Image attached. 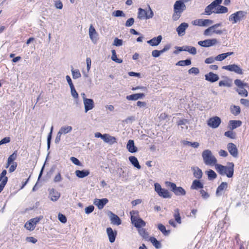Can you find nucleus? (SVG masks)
<instances>
[{
  "label": "nucleus",
  "instance_id": "obj_38",
  "mask_svg": "<svg viewBox=\"0 0 249 249\" xmlns=\"http://www.w3.org/2000/svg\"><path fill=\"white\" fill-rule=\"evenodd\" d=\"M71 74L73 79H76L81 76V74L78 69H74L72 68L71 69Z\"/></svg>",
  "mask_w": 249,
  "mask_h": 249
},
{
  "label": "nucleus",
  "instance_id": "obj_41",
  "mask_svg": "<svg viewBox=\"0 0 249 249\" xmlns=\"http://www.w3.org/2000/svg\"><path fill=\"white\" fill-rule=\"evenodd\" d=\"M111 59L113 61H115V62L117 63H121L123 62V60L121 59H119L117 58V54L116 53V51L115 50H111Z\"/></svg>",
  "mask_w": 249,
  "mask_h": 249
},
{
  "label": "nucleus",
  "instance_id": "obj_59",
  "mask_svg": "<svg viewBox=\"0 0 249 249\" xmlns=\"http://www.w3.org/2000/svg\"><path fill=\"white\" fill-rule=\"evenodd\" d=\"M188 72L189 74H197L199 72V70L197 68L193 67L189 70Z\"/></svg>",
  "mask_w": 249,
  "mask_h": 249
},
{
  "label": "nucleus",
  "instance_id": "obj_11",
  "mask_svg": "<svg viewBox=\"0 0 249 249\" xmlns=\"http://www.w3.org/2000/svg\"><path fill=\"white\" fill-rule=\"evenodd\" d=\"M89 38L91 40L92 42L94 44H96L98 40L99 35L95 28L92 24L90 25L89 29Z\"/></svg>",
  "mask_w": 249,
  "mask_h": 249
},
{
  "label": "nucleus",
  "instance_id": "obj_16",
  "mask_svg": "<svg viewBox=\"0 0 249 249\" xmlns=\"http://www.w3.org/2000/svg\"><path fill=\"white\" fill-rule=\"evenodd\" d=\"M227 149L231 155L234 158L237 157L238 154V149L234 143H229L227 145Z\"/></svg>",
  "mask_w": 249,
  "mask_h": 249
},
{
  "label": "nucleus",
  "instance_id": "obj_57",
  "mask_svg": "<svg viewBox=\"0 0 249 249\" xmlns=\"http://www.w3.org/2000/svg\"><path fill=\"white\" fill-rule=\"evenodd\" d=\"M53 130V126H52L51 128L50 132L47 138V146L48 148L49 149L50 147L51 141L52 139V135Z\"/></svg>",
  "mask_w": 249,
  "mask_h": 249
},
{
  "label": "nucleus",
  "instance_id": "obj_7",
  "mask_svg": "<svg viewBox=\"0 0 249 249\" xmlns=\"http://www.w3.org/2000/svg\"><path fill=\"white\" fill-rule=\"evenodd\" d=\"M246 15V12L243 11H237L229 17V20L232 24H235L243 20Z\"/></svg>",
  "mask_w": 249,
  "mask_h": 249
},
{
  "label": "nucleus",
  "instance_id": "obj_9",
  "mask_svg": "<svg viewBox=\"0 0 249 249\" xmlns=\"http://www.w3.org/2000/svg\"><path fill=\"white\" fill-rule=\"evenodd\" d=\"M166 184L176 196L185 195L186 191L182 187H177L175 183L171 182H166Z\"/></svg>",
  "mask_w": 249,
  "mask_h": 249
},
{
  "label": "nucleus",
  "instance_id": "obj_47",
  "mask_svg": "<svg viewBox=\"0 0 249 249\" xmlns=\"http://www.w3.org/2000/svg\"><path fill=\"white\" fill-rule=\"evenodd\" d=\"M174 217L175 220L178 223L180 224L181 223V217L180 216L179 211L178 209H176L175 210V213H174Z\"/></svg>",
  "mask_w": 249,
  "mask_h": 249
},
{
  "label": "nucleus",
  "instance_id": "obj_29",
  "mask_svg": "<svg viewBox=\"0 0 249 249\" xmlns=\"http://www.w3.org/2000/svg\"><path fill=\"white\" fill-rule=\"evenodd\" d=\"M75 174L79 178H84L89 175V171L88 170H76Z\"/></svg>",
  "mask_w": 249,
  "mask_h": 249
},
{
  "label": "nucleus",
  "instance_id": "obj_52",
  "mask_svg": "<svg viewBox=\"0 0 249 249\" xmlns=\"http://www.w3.org/2000/svg\"><path fill=\"white\" fill-rule=\"evenodd\" d=\"M233 53L232 52H228L224 53L219 54V61H222L227 58L228 56L231 55Z\"/></svg>",
  "mask_w": 249,
  "mask_h": 249
},
{
  "label": "nucleus",
  "instance_id": "obj_36",
  "mask_svg": "<svg viewBox=\"0 0 249 249\" xmlns=\"http://www.w3.org/2000/svg\"><path fill=\"white\" fill-rule=\"evenodd\" d=\"M131 222H132L140 218L139 212L138 211H132L130 212Z\"/></svg>",
  "mask_w": 249,
  "mask_h": 249
},
{
  "label": "nucleus",
  "instance_id": "obj_12",
  "mask_svg": "<svg viewBox=\"0 0 249 249\" xmlns=\"http://www.w3.org/2000/svg\"><path fill=\"white\" fill-rule=\"evenodd\" d=\"M222 69L229 71H234L237 74H243L242 70L239 66L235 64L223 66Z\"/></svg>",
  "mask_w": 249,
  "mask_h": 249
},
{
  "label": "nucleus",
  "instance_id": "obj_63",
  "mask_svg": "<svg viewBox=\"0 0 249 249\" xmlns=\"http://www.w3.org/2000/svg\"><path fill=\"white\" fill-rule=\"evenodd\" d=\"M6 174H7L6 170H3L0 175V177L3 179L2 180V181H4V180H5V183H7V182L8 181V178L6 176Z\"/></svg>",
  "mask_w": 249,
  "mask_h": 249
},
{
  "label": "nucleus",
  "instance_id": "obj_60",
  "mask_svg": "<svg viewBox=\"0 0 249 249\" xmlns=\"http://www.w3.org/2000/svg\"><path fill=\"white\" fill-rule=\"evenodd\" d=\"M94 209V207L93 205H90L87 207H86L85 209V213L87 214H89L91 213Z\"/></svg>",
  "mask_w": 249,
  "mask_h": 249
},
{
  "label": "nucleus",
  "instance_id": "obj_26",
  "mask_svg": "<svg viewBox=\"0 0 249 249\" xmlns=\"http://www.w3.org/2000/svg\"><path fill=\"white\" fill-rule=\"evenodd\" d=\"M144 96L145 94L144 93H139L128 95L126 97V98L129 101H136L138 99H142Z\"/></svg>",
  "mask_w": 249,
  "mask_h": 249
},
{
  "label": "nucleus",
  "instance_id": "obj_15",
  "mask_svg": "<svg viewBox=\"0 0 249 249\" xmlns=\"http://www.w3.org/2000/svg\"><path fill=\"white\" fill-rule=\"evenodd\" d=\"M186 6L183 0H178L175 2L174 5V11H178L182 13L185 9Z\"/></svg>",
  "mask_w": 249,
  "mask_h": 249
},
{
  "label": "nucleus",
  "instance_id": "obj_49",
  "mask_svg": "<svg viewBox=\"0 0 249 249\" xmlns=\"http://www.w3.org/2000/svg\"><path fill=\"white\" fill-rule=\"evenodd\" d=\"M224 135L226 137H227L232 139H234L236 138L235 133L234 132H233L231 130L225 132Z\"/></svg>",
  "mask_w": 249,
  "mask_h": 249
},
{
  "label": "nucleus",
  "instance_id": "obj_13",
  "mask_svg": "<svg viewBox=\"0 0 249 249\" xmlns=\"http://www.w3.org/2000/svg\"><path fill=\"white\" fill-rule=\"evenodd\" d=\"M213 21L210 19H196L192 22V23L195 26H207L212 24Z\"/></svg>",
  "mask_w": 249,
  "mask_h": 249
},
{
  "label": "nucleus",
  "instance_id": "obj_31",
  "mask_svg": "<svg viewBox=\"0 0 249 249\" xmlns=\"http://www.w3.org/2000/svg\"><path fill=\"white\" fill-rule=\"evenodd\" d=\"M203 187V183L199 180L197 179L194 180L191 186V188L193 190H198L199 189H201Z\"/></svg>",
  "mask_w": 249,
  "mask_h": 249
},
{
  "label": "nucleus",
  "instance_id": "obj_54",
  "mask_svg": "<svg viewBox=\"0 0 249 249\" xmlns=\"http://www.w3.org/2000/svg\"><path fill=\"white\" fill-rule=\"evenodd\" d=\"M17 157V152L15 151L8 157L7 161H8L9 162L13 163V162H14V160L16 159Z\"/></svg>",
  "mask_w": 249,
  "mask_h": 249
},
{
  "label": "nucleus",
  "instance_id": "obj_28",
  "mask_svg": "<svg viewBox=\"0 0 249 249\" xmlns=\"http://www.w3.org/2000/svg\"><path fill=\"white\" fill-rule=\"evenodd\" d=\"M242 124V122L239 120H231L229 122V128L230 130H233Z\"/></svg>",
  "mask_w": 249,
  "mask_h": 249
},
{
  "label": "nucleus",
  "instance_id": "obj_1",
  "mask_svg": "<svg viewBox=\"0 0 249 249\" xmlns=\"http://www.w3.org/2000/svg\"><path fill=\"white\" fill-rule=\"evenodd\" d=\"M202 157L206 165L210 166L215 165V169H218V165L216 164V159L213 155L210 150L208 149L204 150L202 153Z\"/></svg>",
  "mask_w": 249,
  "mask_h": 249
},
{
  "label": "nucleus",
  "instance_id": "obj_35",
  "mask_svg": "<svg viewBox=\"0 0 249 249\" xmlns=\"http://www.w3.org/2000/svg\"><path fill=\"white\" fill-rule=\"evenodd\" d=\"M217 27L216 24L211 26L205 31L204 34L205 36H211L213 33H217V31L215 30Z\"/></svg>",
  "mask_w": 249,
  "mask_h": 249
},
{
  "label": "nucleus",
  "instance_id": "obj_64",
  "mask_svg": "<svg viewBox=\"0 0 249 249\" xmlns=\"http://www.w3.org/2000/svg\"><path fill=\"white\" fill-rule=\"evenodd\" d=\"M228 187V183L225 182H222L220 185H219V192L226 190Z\"/></svg>",
  "mask_w": 249,
  "mask_h": 249
},
{
  "label": "nucleus",
  "instance_id": "obj_30",
  "mask_svg": "<svg viewBox=\"0 0 249 249\" xmlns=\"http://www.w3.org/2000/svg\"><path fill=\"white\" fill-rule=\"evenodd\" d=\"M205 79L211 82H214L218 80V76L213 73V72H209L205 75Z\"/></svg>",
  "mask_w": 249,
  "mask_h": 249
},
{
  "label": "nucleus",
  "instance_id": "obj_25",
  "mask_svg": "<svg viewBox=\"0 0 249 249\" xmlns=\"http://www.w3.org/2000/svg\"><path fill=\"white\" fill-rule=\"evenodd\" d=\"M103 140L106 143L109 144H113L117 142L116 138L115 137L111 136L108 134H105Z\"/></svg>",
  "mask_w": 249,
  "mask_h": 249
},
{
  "label": "nucleus",
  "instance_id": "obj_24",
  "mask_svg": "<svg viewBox=\"0 0 249 249\" xmlns=\"http://www.w3.org/2000/svg\"><path fill=\"white\" fill-rule=\"evenodd\" d=\"M126 149L131 153H135L138 151V148L135 146L134 142L132 140H129L128 141L126 144Z\"/></svg>",
  "mask_w": 249,
  "mask_h": 249
},
{
  "label": "nucleus",
  "instance_id": "obj_33",
  "mask_svg": "<svg viewBox=\"0 0 249 249\" xmlns=\"http://www.w3.org/2000/svg\"><path fill=\"white\" fill-rule=\"evenodd\" d=\"M131 223L136 228L138 229L144 227L146 225L145 222L141 218Z\"/></svg>",
  "mask_w": 249,
  "mask_h": 249
},
{
  "label": "nucleus",
  "instance_id": "obj_39",
  "mask_svg": "<svg viewBox=\"0 0 249 249\" xmlns=\"http://www.w3.org/2000/svg\"><path fill=\"white\" fill-rule=\"evenodd\" d=\"M183 50L184 51L188 52L192 54L195 55L196 53V50L194 47L185 46H184Z\"/></svg>",
  "mask_w": 249,
  "mask_h": 249
},
{
  "label": "nucleus",
  "instance_id": "obj_19",
  "mask_svg": "<svg viewBox=\"0 0 249 249\" xmlns=\"http://www.w3.org/2000/svg\"><path fill=\"white\" fill-rule=\"evenodd\" d=\"M217 42L216 39H206L203 41H200L198 42L199 45L204 47H209L215 44Z\"/></svg>",
  "mask_w": 249,
  "mask_h": 249
},
{
  "label": "nucleus",
  "instance_id": "obj_45",
  "mask_svg": "<svg viewBox=\"0 0 249 249\" xmlns=\"http://www.w3.org/2000/svg\"><path fill=\"white\" fill-rule=\"evenodd\" d=\"M231 111L233 115H237L240 112V108L239 106H231Z\"/></svg>",
  "mask_w": 249,
  "mask_h": 249
},
{
  "label": "nucleus",
  "instance_id": "obj_34",
  "mask_svg": "<svg viewBox=\"0 0 249 249\" xmlns=\"http://www.w3.org/2000/svg\"><path fill=\"white\" fill-rule=\"evenodd\" d=\"M129 160L131 163L137 169H140L141 168L139 164V161L136 157L135 156H130L129 157Z\"/></svg>",
  "mask_w": 249,
  "mask_h": 249
},
{
  "label": "nucleus",
  "instance_id": "obj_21",
  "mask_svg": "<svg viewBox=\"0 0 249 249\" xmlns=\"http://www.w3.org/2000/svg\"><path fill=\"white\" fill-rule=\"evenodd\" d=\"M108 215L112 224L116 225H119L121 224V220L117 215L114 214L111 212H109Z\"/></svg>",
  "mask_w": 249,
  "mask_h": 249
},
{
  "label": "nucleus",
  "instance_id": "obj_61",
  "mask_svg": "<svg viewBox=\"0 0 249 249\" xmlns=\"http://www.w3.org/2000/svg\"><path fill=\"white\" fill-rule=\"evenodd\" d=\"M181 12L178 11H174V14L173 15V19L174 20H177L181 16Z\"/></svg>",
  "mask_w": 249,
  "mask_h": 249
},
{
  "label": "nucleus",
  "instance_id": "obj_56",
  "mask_svg": "<svg viewBox=\"0 0 249 249\" xmlns=\"http://www.w3.org/2000/svg\"><path fill=\"white\" fill-rule=\"evenodd\" d=\"M70 89L71 96L74 99H77L78 98V94L76 90H75L74 87L72 86L71 87H70Z\"/></svg>",
  "mask_w": 249,
  "mask_h": 249
},
{
  "label": "nucleus",
  "instance_id": "obj_5",
  "mask_svg": "<svg viewBox=\"0 0 249 249\" xmlns=\"http://www.w3.org/2000/svg\"><path fill=\"white\" fill-rule=\"evenodd\" d=\"M234 83L238 88L236 91L239 94L244 97L248 96V93L247 90L245 89V88L248 87V84L243 82L239 79H236L234 81Z\"/></svg>",
  "mask_w": 249,
  "mask_h": 249
},
{
  "label": "nucleus",
  "instance_id": "obj_48",
  "mask_svg": "<svg viewBox=\"0 0 249 249\" xmlns=\"http://www.w3.org/2000/svg\"><path fill=\"white\" fill-rule=\"evenodd\" d=\"M138 232L143 238L147 239L148 237V233L144 229H139Z\"/></svg>",
  "mask_w": 249,
  "mask_h": 249
},
{
  "label": "nucleus",
  "instance_id": "obj_43",
  "mask_svg": "<svg viewBox=\"0 0 249 249\" xmlns=\"http://www.w3.org/2000/svg\"><path fill=\"white\" fill-rule=\"evenodd\" d=\"M158 228L164 235H168L170 233V231H167L165 227L162 224H159Z\"/></svg>",
  "mask_w": 249,
  "mask_h": 249
},
{
  "label": "nucleus",
  "instance_id": "obj_44",
  "mask_svg": "<svg viewBox=\"0 0 249 249\" xmlns=\"http://www.w3.org/2000/svg\"><path fill=\"white\" fill-rule=\"evenodd\" d=\"M182 143L185 145H190L194 148H197L199 146V144L197 142H191L187 141H183Z\"/></svg>",
  "mask_w": 249,
  "mask_h": 249
},
{
  "label": "nucleus",
  "instance_id": "obj_46",
  "mask_svg": "<svg viewBox=\"0 0 249 249\" xmlns=\"http://www.w3.org/2000/svg\"><path fill=\"white\" fill-rule=\"evenodd\" d=\"M191 64V61L189 59L180 60L176 63V65L180 66H189Z\"/></svg>",
  "mask_w": 249,
  "mask_h": 249
},
{
  "label": "nucleus",
  "instance_id": "obj_14",
  "mask_svg": "<svg viewBox=\"0 0 249 249\" xmlns=\"http://www.w3.org/2000/svg\"><path fill=\"white\" fill-rule=\"evenodd\" d=\"M85 112L87 113L88 111L92 109L94 107V101L91 99H84Z\"/></svg>",
  "mask_w": 249,
  "mask_h": 249
},
{
  "label": "nucleus",
  "instance_id": "obj_20",
  "mask_svg": "<svg viewBox=\"0 0 249 249\" xmlns=\"http://www.w3.org/2000/svg\"><path fill=\"white\" fill-rule=\"evenodd\" d=\"M188 27V24L187 23L183 22L180 24L177 28V32L179 36H181L185 35V30Z\"/></svg>",
  "mask_w": 249,
  "mask_h": 249
},
{
  "label": "nucleus",
  "instance_id": "obj_23",
  "mask_svg": "<svg viewBox=\"0 0 249 249\" xmlns=\"http://www.w3.org/2000/svg\"><path fill=\"white\" fill-rule=\"evenodd\" d=\"M162 39V36L159 35L157 37H153L151 39L148 40L147 42L151 46H157L160 43Z\"/></svg>",
  "mask_w": 249,
  "mask_h": 249
},
{
  "label": "nucleus",
  "instance_id": "obj_42",
  "mask_svg": "<svg viewBox=\"0 0 249 249\" xmlns=\"http://www.w3.org/2000/svg\"><path fill=\"white\" fill-rule=\"evenodd\" d=\"M149 240L156 249H158L161 248L160 243L155 237H150Z\"/></svg>",
  "mask_w": 249,
  "mask_h": 249
},
{
  "label": "nucleus",
  "instance_id": "obj_40",
  "mask_svg": "<svg viewBox=\"0 0 249 249\" xmlns=\"http://www.w3.org/2000/svg\"><path fill=\"white\" fill-rule=\"evenodd\" d=\"M188 123V121L187 119H182L180 120L177 122V124L178 125H180L181 129L183 130L184 129H187L188 126L186 125V124Z\"/></svg>",
  "mask_w": 249,
  "mask_h": 249
},
{
  "label": "nucleus",
  "instance_id": "obj_4",
  "mask_svg": "<svg viewBox=\"0 0 249 249\" xmlns=\"http://www.w3.org/2000/svg\"><path fill=\"white\" fill-rule=\"evenodd\" d=\"M154 190L157 194L164 198H169L171 197V195L169 191L166 189L162 188L159 183H154Z\"/></svg>",
  "mask_w": 249,
  "mask_h": 249
},
{
  "label": "nucleus",
  "instance_id": "obj_50",
  "mask_svg": "<svg viewBox=\"0 0 249 249\" xmlns=\"http://www.w3.org/2000/svg\"><path fill=\"white\" fill-rule=\"evenodd\" d=\"M208 178L210 180L216 178V174L212 170H209L207 172Z\"/></svg>",
  "mask_w": 249,
  "mask_h": 249
},
{
  "label": "nucleus",
  "instance_id": "obj_8",
  "mask_svg": "<svg viewBox=\"0 0 249 249\" xmlns=\"http://www.w3.org/2000/svg\"><path fill=\"white\" fill-rule=\"evenodd\" d=\"M43 217L40 216L30 219L27 221L25 225V228L29 231H33L36 228V224L42 219Z\"/></svg>",
  "mask_w": 249,
  "mask_h": 249
},
{
  "label": "nucleus",
  "instance_id": "obj_58",
  "mask_svg": "<svg viewBox=\"0 0 249 249\" xmlns=\"http://www.w3.org/2000/svg\"><path fill=\"white\" fill-rule=\"evenodd\" d=\"M54 6L56 9H62L63 8V3L60 0H55Z\"/></svg>",
  "mask_w": 249,
  "mask_h": 249
},
{
  "label": "nucleus",
  "instance_id": "obj_10",
  "mask_svg": "<svg viewBox=\"0 0 249 249\" xmlns=\"http://www.w3.org/2000/svg\"><path fill=\"white\" fill-rule=\"evenodd\" d=\"M206 15H210L212 13H218V0H214L207 6L205 9Z\"/></svg>",
  "mask_w": 249,
  "mask_h": 249
},
{
  "label": "nucleus",
  "instance_id": "obj_37",
  "mask_svg": "<svg viewBox=\"0 0 249 249\" xmlns=\"http://www.w3.org/2000/svg\"><path fill=\"white\" fill-rule=\"evenodd\" d=\"M232 81L229 78H226L224 80L219 82V86H225L230 87L231 86Z\"/></svg>",
  "mask_w": 249,
  "mask_h": 249
},
{
  "label": "nucleus",
  "instance_id": "obj_32",
  "mask_svg": "<svg viewBox=\"0 0 249 249\" xmlns=\"http://www.w3.org/2000/svg\"><path fill=\"white\" fill-rule=\"evenodd\" d=\"M192 170L193 171L194 176L198 179H200L202 176V170L197 167H194L192 168Z\"/></svg>",
  "mask_w": 249,
  "mask_h": 249
},
{
  "label": "nucleus",
  "instance_id": "obj_22",
  "mask_svg": "<svg viewBox=\"0 0 249 249\" xmlns=\"http://www.w3.org/2000/svg\"><path fill=\"white\" fill-rule=\"evenodd\" d=\"M107 233L109 241L110 243H113L116 239L117 232L113 231L111 228L109 227L107 229Z\"/></svg>",
  "mask_w": 249,
  "mask_h": 249
},
{
  "label": "nucleus",
  "instance_id": "obj_2",
  "mask_svg": "<svg viewBox=\"0 0 249 249\" xmlns=\"http://www.w3.org/2000/svg\"><path fill=\"white\" fill-rule=\"evenodd\" d=\"M234 164L229 162L226 166L219 164V173L222 175H226L228 178H231L233 175Z\"/></svg>",
  "mask_w": 249,
  "mask_h": 249
},
{
  "label": "nucleus",
  "instance_id": "obj_6",
  "mask_svg": "<svg viewBox=\"0 0 249 249\" xmlns=\"http://www.w3.org/2000/svg\"><path fill=\"white\" fill-rule=\"evenodd\" d=\"M153 16L154 13L150 6H148V11H146L141 8L138 9V18L140 19H150Z\"/></svg>",
  "mask_w": 249,
  "mask_h": 249
},
{
  "label": "nucleus",
  "instance_id": "obj_53",
  "mask_svg": "<svg viewBox=\"0 0 249 249\" xmlns=\"http://www.w3.org/2000/svg\"><path fill=\"white\" fill-rule=\"evenodd\" d=\"M161 54H162V53L161 50H154L151 53L152 56L155 58L159 57Z\"/></svg>",
  "mask_w": 249,
  "mask_h": 249
},
{
  "label": "nucleus",
  "instance_id": "obj_51",
  "mask_svg": "<svg viewBox=\"0 0 249 249\" xmlns=\"http://www.w3.org/2000/svg\"><path fill=\"white\" fill-rule=\"evenodd\" d=\"M123 41L122 39H119L117 37L115 38L113 42V45L115 46H121L123 45Z\"/></svg>",
  "mask_w": 249,
  "mask_h": 249
},
{
  "label": "nucleus",
  "instance_id": "obj_17",
  "mask_svg": "<svg viewBox=\"0 0 249 249\" xmlns=\"http://www.w3.org/2000/svg\"><path fill=\"white\" fill-rule=\"evenodd\" d=\"M49 197L52 201H56L60 197V193L54 189L49 190Z\"/></svg>",
  "mask_w": 249,
  "mask_h": 249
},
{
  "label": "nucleus",
  "instance_id": "obj_27",
  "mask_svg": "<svg viewBox=\"0 0 249 249\" xmlns=\"http://www.w3.org/2000/svg\"><path fill=\"white\" fill-rule=\"evenodd\" d=\"M208 125L213 128L218 127V117H214L210 118L208 121Z\"/></svg>",
  "mask_w": 249,
  "mask_h": 249
},
{
  "label": "nucleus",
  "instance_id": "obj_3",
  "mask_svg": "<svg viewBox=\"0 0 249 249\" xmlns=\"http://www.w3.org/2000/svg\"><path fill=\"white\" fill-rule=\"evenodd\" d=\"M72 130L71 126L65 125L61 126L57 133L54 140L55 143H58L61 141V138L62 135H65L67 134L71 133Z\"/></svg>",
  "mask_w": 249,
  "mask_h": 249
},
{
  "label": "nucleus",
  "instance_id": "obj_62",
  "mask_svg": "<svg viewBox=\"0 0 249 249\" xmlns=\"http://www.w3.org/2000/svg\"><path fill=\"white\" fill-rule=\"evenodd\" d=\"M58 218L59 220L63 223H65L67 222V218L66 216L62 213H59L58 214Z\"/></svg>",
  "mask_w": 249,
  "mask_h": 249
},
{
  "label": "nucleus",
  "instance_id": "obj_55",
  "mask_svg": "<svg viewBox=\"0 0 249 249\" xmlns=\"http://www.w3.org/2000/svg\"><path fill=\"white\" fill-rule=\"evenodd\" d=\"M112 16L115 17H124L125 15L122 11L116 10L112 13Z\"/></svg>",
  "mask_w": 249,
  "mask_h": 249
},
{
  "label": "nucleus",
  "instance_id": "obj_18",
  "mask_svg": "<svg viewBox=\"0 0 249 249\" xmlns=\"http://www.w3.org/2000/svg\"><path fill=\"white\" fill-rule=\"evenodd\" d=\"M108 202V199L106 198L101 199L96 198L94 200L93 204L96 205L99 209L101 210Z\"/></svg>",
  "mask_w": 249,
  "mask_h": 249
}]
</instances>
